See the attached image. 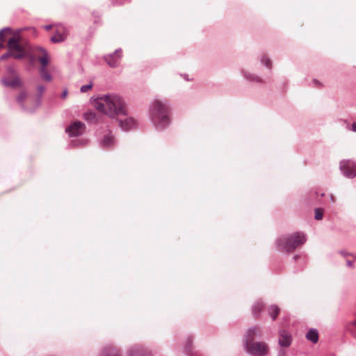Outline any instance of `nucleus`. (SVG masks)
Returning <instances> with one entry per match:
<instances>
[{
  "label": "nucleus",
  "mask_w": 356,
  "mask_h": 356,
  "mask_svg": "<svg viewBox=\"0 0 356 356\" xmlns=\"http://www.w3.org/2000/svg\"><path fill=\"white\" fill-rule=\"evenodd\" d=\"M95 107L111 118L127 115V108L123 99L117 95H107L97 97Z\"/></svg>",
  "instance_id": "f257e3e1"
},
{
  "label": "nucleus",
  "mask_w": 356,
  "mask_h": 356,
  "mask_svg": "<svg viewBox=\"0 0 356 356\" xmlns=\"http://www.w3.org/2000/svg\"><path fill=\"white\" fill-rule=\"evenodd\" d=\"M306 241L304 234L296 232L291 235L284 236L277 240L279 248L285 252H291Z\"/></svg>",
  "instance_id": "f03ea898"
},
{
  "label": "nucleus",
  "mask_w": 356,
  "mask_h": 356,
  "mask_svg": "<svg viewBox=\"0 0 356 356\" xmlns=\"http://www.w3.org/2000/svg\"><path fill=\"white\" fill-rule=\"evenodd\" d=\"M151 115L154 124L156 126L159 125L163 127L169 122L167 107L159 100L154 102L151 109Z\"/></svg>",
  "instance_id": "7ed1b4c3"
},
{
  "label": "nucleus",
  "mask_w": 356,
  "mask_h": 356,
  "mask_svg": "<svg viewBox=\"0 0 356 356\" xmlns=\"http://www.w3.org/2000/svg\"><path fill=\"white\" fill-rule=\"evenodd\" d=\"M20 36L18 34L14 35L8 41V47L10 54L15 58H22L25 56L26 51L19 44Z\"/></svg>",
  "instance_id": "20e7f679"
},
{
  "label": "nucleus",
  "mask_w": 356,
  "mask_h": 356,
  "mask_svg": "<svg viewBox=\"0 0 356 356\" xmlns=\"http://www.w3.org/2000/svg\"><path fill=\"white\" fill-rule=\"evenodd\" d=\"M246 349L249 353L256 356H264L268 353V346L265 342L248 341Z\"/></svg>",
  "instance_id": "39448f33"
},
{
  "label": "nucleus",
  "mask_w": 356,
  "mask_h": 356,
  "mask_svg": "<svg viewBox=\"0 0 356 356\" xmlns=\"http://www.w3.org/2000/svg\"><path fill=\"white\" fill-rule=\"evenodd\" d=\"M340 170L348 178H353L356 175V163L350 160H343L340 162Z\"/></svg>",
  "instance_id": "423d86ee"
},
{
  "label": "nucleus",
  "mask_w": 356,
  "mask_h": 356,
  "mask_svg": "<svg viewBox=\"0 0 356 356\" xmlns=\"http://www.w3.org/2000/svg\"><path fill=\"white\" fill-rule=\"evenodd\" d=\"M85 130V124L80 122H74L66 129L70 136H77L82 134Z\"/></svg>",
  "instance_id": "0eeeda50"
},
{
  "label": "nucleus",
  "mask_w": 356,
  "mask_h": 356,
  "mask_svg": "<svg viewBox=\"0 0 356 356\" xmlns=\"http://www.w3.org/2000/svg\"><path fill=\"white\" fill-rule=\"evenodd\" d=\"M33 56L35 58H38L39 60L41 67L46 68V66L49 63V58L47 53L41 47H35L32 51Z\"/></svg>",
  "instance_id": "6e6552de"
},
{
  "label": "nucleus",
  "mask_w": 356,
  "mask_h": 356,
  "mask_svg": "<svg viewBox=\"0 0 356 356\" xmlns=\"http://www.w3.org/2000/svg\"><path fill=\"white\" fill-rule=\"evenodd\" d=\"M291 341V335L289 332L284 330H282L279 332L278 343L281 347L287 348L290 346Z\"/></svg>",
  "instance_id": "1a4fd4ad"
},
{
  "label": "nucleus",
  "mask_w": 356,
  "mask_h": 356,
  "mask_svg": "<svg viewBox=\"0 0 356 356\" xmlns=\"http://www.w3.org/2000/svg\"><path fill=\"white\" fill-rule=\"evenodd\" d=\"M56 34L51 38V41L54 43L64 41L67 38L65 29L61 25H56Z\"/></svg>",
  "instance_id": "9d476101"
},
{
  "label": "nucleus",
  "mask_w": 356,
  "mask_h": 356,
  "mask_svg": "<svg viewBox=\"0 0 356 356\" xmlns=\"http://www.w3.org/2000/svg\"><path fill=\"white\" fill-rule=\"evenodd\" d=\"M120 58L121 51H115V52L113 54L105 57V60L110 67H116L120 64Z\"/></svg>",
  "instance_id": "9b49d317"
},
{
  "label": "nucleus",
  "mask_w": 356,
  "mask_h": 356,
  "mask_svg": "<svg viewBox=\"0 0 356 356\" xmlns=\"http://www.w3.org/2000/svg\"><path fill=\"white\" fill-rule=\"evenodd\" d=\"M6 86L16 88L22 86V81L16 74H13L12 76L8 77L3 80Z\"/></svg>",
  "instance_id": "f8f14e48"
},
{
  "label": "nucleus",
  "mask_w": 356,
  "mask_h": 356,
  "mask_svg": "<svg viewBox=\"0 0 356 356\" xmlns=\"http://www.w3.org/2000/svg\"><path fill=\"white\" fill-rule=\"evenodd\" d=\"M119 125L123 130H129L133 128L136 124V121L133 118L126 117L124 119H119Z\"/></svg>",
  "instance_id": "ddd939ff"
},
{
  "label": "nucleus",
  "mask_w": 356,
  "mask_h": 356,
  "mask_svg": "<svg viewBox=\"0 0 356 356\" xmlns=\"http://www.w3.org/2000/svg\"><path fill=\"white\" fill-rule=\"evenodd\" d=\"M261 334V330L258 327H254L248 330L247 333L246 341H254V337L255 335H258Z\"/></svg>",
  "instance_id": "4468645a"
},
{
  "label": "nucleus",
  "mask_w": 356,
  "mask_h": 356,
  "mask_svg": "<svg viewBox=\"0 0 356 356\" xmlns=\"http://www.w3.org/2000/svg\"><path fill=\"white\" fill-rule=\"evenodd\" d=\"M102 144L105 147H111L114 144V138L111 133L107 134L104 136Z\"/></svg>",
  "instance_id": "2eb2a0df"
},
{
  "label": "nucleus",
  "mask_w": 356,
  "mask_h": 356,
  "mask_svg": "<svg viewBox=\"0 0 356 356\" xmlns=\"http://www.w3.org/2000/svg\"><path fill=\"white\" fill-rule=\"evenodd\" d=\"M129 356H151L149 353L138 348H132L129 351Z\"/></svg>",
  "instance_id": "dca6fc26"
},
{
  "label": "nucleus",
  "mask_w": 356,
  "mask_h": 356,
  "mask_svg": "<svg viewBox=\"0 0 356 356\" xmlns=\"http://www.w3.org/2000/svg\"><path fill=\"white\" fill-rule=\"evenodd\" d=\"M306 338L312 342L316 343L318 341V333L316 330H310L307 332Z\"/></svg>",
  "instance_id": "f3484780"
},
{
  "label": "nucleus",
  "mask_w": 356,
  "mask_h": 356,
  "mask_svg": "<svg viewBox=\"0 0 356 356\" xmlns=\"http://www.w3.org/2000/svg\"><path fill=\"white\" fill-rule=\"evenodd\" d=\"M102 356H121L120 351L114 347H111L105 349L103 352Z\"/></svg>",
  "instance_id": "a211bd4d"
},
{
  "label": "nucleus",
  "mask_w": 356,
  "mask_h": 356,
  "mask_svg": "<svg viewBox=\"0 0 356 356\" xmlns=\"http://www.w3.org/2000/svg\"><path fill=\"white\" fill-rule=\"evenodd\" d=\"M268 312L273 320H275L280 313V308L277 305H271L268 308Z\"/></svg>",
  "instance_id": "6ab92c4d"
},
{
  "label": "nucleus",
  "mask_w": 356,
  "mask_h": 356,
  "mask_svg": "<svg viewBox=\"0 0 356 356\" xmlns=\"http://www.w3.org/2000/svg\"><path fill=\"white\" fill-rule=\"evenodd\" d=\"M264 309V304L261 302H256L252 307V312L254 316H257Z\"/></svg>",
  "instance_id": "aec40b11"
},
{
  "label": "nucleus",
  "mask_w": 356,
  "mask_h": 356,
  "mask_svg": "<svg viewBox=\"0 0 356 356\" xmlns=\"http://www.w3.org/2000/svg\"><path fill=\"white\" fill-rule=\"evenodd\" d=\"M10 34H12V31L9 29H4L0 32V48L3 47L6 36Z\"/></svg>",
  "instance_id": "412c9836"
},
{
  "label": "nucleus",
  "mask_w": 356,
  "mask_h": 356,
  "mask_svg": "<svg viewBox=\"0 0 356 356\" xmlns=\"http://www.w3.org/2000/svg\"><path fill=\"white\" fill-rule=\"evenodd\" d=\"M40 72L41 76L45 81H50L51 80V76L48 73V72H47L46 68L40 67Z\"/></svg>",
  "instance_id": "4be33fe9"
},
{
  "label": "nucleus",
  "mask_w": 356,
  "mask_h": 356,
  "mask_svg": "<svg viewBox=\"0 0 356 356\" xmlns=\"http://www.w3.org/2000/svg\"><path fill=\"white\" fill-rule=\"evenodd\" d=\"M84 118L86 120L93 122H96V115L93 112H87L84 114Z\"/></svg>",
  "instance_id": "5701e85b"
},
{
  "label": "nucleus",
  "mask_w": 356,
  "mask_h": 356,
  "mask_svg": "<svg viewBox=\"0 0 356 356\" xmlns=\"http://www.w3.org/2000/svg\"><path fill=\"white\" fill-rule=\"evenodd\" d=\"M348 330L351 334L356 338V320L348 325Z\"/></svg>",
  "instance_id": "b1692460"
},
{
  "label": "nucleus",
  "mask_w": 356,
  "mask_h": 356,
  "mask_svg": "<svg viewBox=\"0 0 356 356\" xmlns=\"http://www.w3.org/2000/svg\"><path fill=\"white\" fill-rule=\"evenodd\" d=\"M26 97H27L26 92L24 90L21 91L17 97V102L19 103L22 104L24 101V99L26 98Z\"/></svg>",
  "instance_id": "393cba45"
},
{
  "label": "nucleus",
  "mask_w": 356,
  "mask_h": 356,
  "mask_svg": "<svg viewBox=\"0 0 356 356\" xmlns=\"http://www.w3.org/2000/svg\"><path fill=\"white\" fill-rule=\"evenodd\" d=\"M323 212L321 209H316L315 211V218L317 220H321L323 218Z\"/></svg>",
  "instance_id": "a878e982"
},
{
  "label": "nucleus",
  "mask_w": 356,
  "mask_h": 356,
  "mask_svg": "<svg viewBox=\"0 0 356 356\" xmlns=\"http://www.w3.org/2000/svg\"><path fill=\"white\" fill-rule=\"evenodd\" d=\"M92 83H90L89 84L82 86L81 87V91L82 92H86L92 89Z\"/></svg>",
  "instance_id": "bb28decb"
},
{
  "label": "nucleus",
  "mask_w": 356,
  "mask_h": 356,
  "mask_svg": "<svg viewBox=\"0 0 356 356\" xmlns=\"http://www.w3.org/2000/svg\"><path fill=\"white\" fill-rule=\"evenodd\" d=\"M262 62L265 63L266 66L268 68L271 67V62L268 58H263Z\"/></svg>",
  "instance_id": "cd10ccee"
},
{
  "label": "nucleus",
  "mask_w": 356,
  "mask_h": 356,
  "mask_svg": "<svg viewBox=\"0 0 356 356\" xmlns=\"http://www.w3.org/2000/svg\"><path fill=\"white\" fill-rule=\"evenodd\" d=\"M45 88L42 86H39L38 87V92L41 95L42 92L44 91Z\"/></svg>",
  "instance_id": "c85d7f7f"
},
{
  "label": "nucleus",
  "mask_w": 356,
  "mask_h": 356,
  "mask_svg": "<svg viewBox=\"0 0 356 356\" xmlns=\"http://www.w3.org/2000/svg\"><path fill=\"white\" fill-rule=\"evenodd\" d=\"M56 27V25H46L44 26V29H46L47 31H49L50 29H51L53 27Z\"/></svg>",
  "instance_id": "c756f323"
},
{
  "label": "nucleus",
  "mask_w": 356,
  "mask_h": 356,
  "mask_svg": "<svg viewBox=\"0 0 356 356\" xmlns=\"http://www.w3.org/2000/svg\"><path fill=\"white\" fill-rule=\"evenodd\" d=\"M352 130L356 132V122H354L352 125Z\"/></svg>",
  "instance_id": "7c9ffc66"
},
{
  "label": "nucleus",
  "mask_w": 356,
  "mask_h": 356,
  "mask_svg": "<svg viewBox=\"0 0 356 356\" xmlns=\"http://www.w3.org/2000/svg\"><path fill=\"white\" fill-rule=\"evenodd\" d=\"M347 265H348V266H352V265H353L352 261H347Z\"/></svg>",
  "instance_id": "2f4dec72"
},
{
  "label": "nucleus",
  "mask_w": 356,
  "mask_h": 356,
  "mask_svg": "<svg viewBox=\"0 0 356 356\" xmlns=\"http://www.w3.org/2000/svg\"><path fill=\"white\" fill-rule=\"evenodd\" d=\"M67 91H64L63 93V97L65 98L67 96Z\"/></svg>",
  "instance_id": "473e14b6"
},
{
  "label": "nucleus",
  "mask_w": 356,
  "mask_h": 356,
  "mask_svg": "<svg viewBox=\"0 0 356 356\" xmlns=\"http://www.w3.org/2000/svg\"><path fill=\"white\" fill-rule=\"evenodd\" d=\"M8 56V54H5V55H3V56H1V58H2V59L6 58H7Z\"/></svg>",
  "instance_id": "72a5a7b5"
},
{
  "label": "nucleus",
  "mask_w": 356,
  "mask_h": 356,
  "mask_svg": "<svg viewBox=\"0 0 356 356\" xmlns=\"http://www.w3.org/2000/svg\"><path fill=\"white\" fill-rule=\"evenodd\" d=\"M341 254L345 255V253L343 252H341Z\"/></svg>",
  "instance_id": "f704fd0d"
}]
</instances>
